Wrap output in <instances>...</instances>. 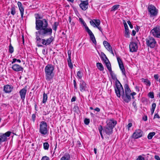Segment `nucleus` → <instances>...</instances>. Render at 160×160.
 <instances>
[{
  "instance_id": "1",
  "label": "nucleus",
  "mask_w": 160,
  "mask_h": 160,
  "mask_svg": "<svg viewBox=\"0 0 160 160\" xmlns=\"http://www.w3.org/2000/svg\"><path fill=\"white\" fill-rule=\"evenodd\" d=\"M35 18V28L38 30L35 32V34H39L41 37L51 35L52 29L50 27H48L47 20L44 18L41 20L38 19V18L36 17Z\"/></svg>"
},
{
  "instance_id": "2",
  "label": "nucleus",
  "mask_w": 160,
  "mask_h": 160,
  "mask_svg": "<svg viewBox=\"0 0 160 160\" xmlns=\"http://www.w3.org/2000/svg\"><path fill=\"white\" fill-rule=\"evenodd\" d=\"M54 69V67L52 64H48L45 68L46 79L49 83H52L53 81L54 76L53 73Z\"/></svg>"
},
{
  "instance_id": "3",
  "label": "nucleus",
  "mask_w": 160,
  "mask_h": 160,
  "mask_svg": "<svg viewBox=\"0 0 160 160\" xmlns=\"http://www.w3.org/2000/svg\"><path fill=\"white\" fill-rule=\"evenodd\" d=\"M117 124V121L113 119L109 120L107 121V124L104 128V132L109 135L112 133L113 129Z\"/></svg>"
},
{
  "instance_id": "4",
  "label": "nucleus",
  "mask_w": 160,
  "mask_h": 160,
  "mask_svg": "<svg viewBox=\"0 0 160 160\" xmlns=\"http://www.w3.org/2000/svg\"><path fill=\"white\" fill-rule=\"evenodd\" d=\"M118 81L119 85H117L116 87L115 88V91L117 96L120 98L121 96H122V99L125 102L126 100L125 97L124 96V92L122 86Z\"/></svg>"
},
{
  "instance_id": "5",
  "label": "nucleus",
  "mask_w": 160,
  "mask_h": 160,
  "mask_svg": "<svg viewBox=\"0 0 160 160\" xmlns=\"http://www.w3.org/2000/svg\"><path fill=\"white\" fill-rule=\"evenodd\" d=\"M39 132L43 136L46 135L48 134V124L45 122L42 121L40 122Z\"/></svg>"
},
{
  "instance_id": "6",
  "label": "nucleus",
  "mask_w": 160,
  "mask_h": 160,
  "mask_svg": "<svg viewBox=\"0 0 160 160\" xmlns=\"http://www.w3.org/2000/svg\"><path fill=\"white\" fill-rule=\"evenodd\" d=\"M146 41L147 46L151 48H153L157 43L155 39L151 36H149L147 38Z\"/></svg>"
},
{
  "instance_id": "7",
  "label": "nucleus",
  "mask_w": 160,
  "mask_h": 160,
  "mask_svg": "<svg viewBox=\"0 0 160 160\" xmlns=\"http://www.w3.org/2000/svg\"><path fill=\"white\" fill-rule=\"evenodd\" d=\"M125 94L124 93V96L125 97L126 101L125 102L128 103L131 100L130 93L131 91L129 87V86L127 84H125L124 86Z\"/></svg>"
},
{
  "instance_id": "8",
  "label": "nucleus",
  "mask_w": 160,
  "mask_h": 160,
  "mask_svg": "<svg viewBox=\"0 0 160 160\" xmlns=\"http://www.w3.org/2000/svg\"><path fill=\"white\" fill-rule=\"evenodd\" d=\"M150 33L154 37L160 38V26L155 27L151 31Z\"/></svg>"
},
{
  "instance_id": "9",
  "label": "nucleus",
  "mask_w": 160,
  "mask_h": 160,
  "mask_svg": "<svg viewBox=\"0 0 160 160\" xmlns=\"http://www.w3.org/2000/svg\"><path fill=\"white\" fill-rule=\"evenodd\" d=\"M148 10L151 16H155L158 13V10L154 6L152 5H149Z\"/></svg>"
},
{
  "instance_id": "10",
  "label": "nucleus",
  "mask_w": 160,
  "mask_h": 160,
  "mask_svg": "<svg viewBox=\"0 0 160 160\" xmlns=\"http://www.w3.org/2000/svg\"><path fill=\"white\" fill-rule=\"evenodd\" d=\"M36 43L38 47H43L44 46V39L40 38L39 34H35Z\"/></svg>"
},
{
  "instance_id": "11",
  "label": "nucleus",
  "mask_w": 160,
  "mask_h": 160,
  "mask_svg": "<svg viewBox=\"0 0 160 160\" xmlns=\"http://www.w3.org/2000/svg\"><path fill=\"white\" fill-rule=\"evenodd\" d=\"M117 59L119 68L122 71V74L126 77L125 70L121 59L119 57H118Z\"/></svg>"
},
{
  "instance_id": "12",
  "label": "nucleus",
  "mask_w": 160,
  "mask_h": 160,
  "mask_svg": "<svg viewBox=\"0 0 160 160\" xmlns=\"http://www.w3.org/2000/svg\"><path fill=\"white\" fill-rule=\"evenodd\" d=\"M11 132L8 131L5 133L0 135V143L7 140V137H9L11 134Z\"/></svg>"
},
{
  "instance_id": "13",
  "label": "nucleus",
  "mask_w": 160,
  "mask_h": 160,
  "mask_svg": "<svg viewBox=\"0 0 160 160\" xmlns=\"http://www.w3.org/2000/svg\"><path fill=\"white\" fill-rule=\"evenodd\" d=\"M129 47L130 51L132 52L137 51L138 48L137 44L134 42H130L129 45Z\"/></svg>"
},
{
  "instance_id": "14",
  "label": "nucleus",
  "mask_w": 160,
  "mask_h": 160,
  "mask_svg": "<svg viewBox=\"0 0 160 160\" xmlns=\"http://www.w3.org/2000/svg\"><path fill=\"white\" fill-rule=\"evenodd\" d=\"M143 132L140 129L137 130L132 135V137L135 139L138 138L142 136Z\"/></svg>"
},
{
  "instance_id": "15",
  "label": "nucleus",
  "mask_w": 160,
  "mask_h": 160,
  "mask_svg": "<svg viewBox=\"0 0 160 160\" xmlns=\"http://www.w3.org/2000/svg\"><path fill=\"white\" fill-rule=\"evenodd\" d=\"M87 32L90 36L91 40L95 45H96L97 42L93 34L88 28H87Z\"/></svg>"
},
{
  "instance_id": "16",
  "label": "nucleus",
  "mask_w": 160,
  "mask_h": 160,
  "mask_svg": "<svg viewBox=\"0 0 160 160\" xmlns=\"http://www.w3.org/2000/svg\"><path fill=\"white\" fill-rule=\"evenodd\" d=\"M27 90L26 88H24L21 89L19 91L20 95L22 101H24L25 98Z\"/></svg>"
},
{
  "instance_id": "17",
  "label": "nucleus",
  "mask_w": 160,
  "mask_h": 160,
  "mask_svg": "<svg viewBox=\"0 0 160 160\" xmlns=\"http://www.w3.org/2000/svg\"><path fill=\"white\" fill-rule=\"evenodd\" d=\"M80 90L81 92H83L86 91L87 88L86 83L83 80L80 81Z\"/></svg>"
},
{
  "instance_id": "18",
  "label": "nucleus",
  "mask_w": 160,
  "mask_h": 160,
  "mask_svg": "<svg viewBox=\"0 0 160 160\" xmlns=\"http://www.w3.org/2000/svg\"><path fill=\"white\" fill-rule=\"evenodd\" d=\"M12 68L13 71L17 72L22 71L23 69L21 66L18 64H14L12 65Z\"/></svg>"
},
{
  "instance_id": "19",
  "label": "nucleus",
  "mask_w": 160,
  "mask_h": 160,
  "mask_svg": "<svg viewBox=\"0 0 160 160\" xmlns=\"http://www.w3.org/2000/svg\"><path fill=\"white\" fill-rule=\"evenodd\" d=\"M88 1H83L79 4V6L83 10H86L88 8Z\"/></svg>"
},
{
  "instance_id": "20",
  "label": "nucleus",
  "mask_w": 160,
  "mask_h": 160,
  "mask_svg": "<svg viewBox=\"0 0 160 160\" xmlns=\"http://www.w3.org/2000/svg\"><path fill=\"white\" fill-rule=\"evenodd\" d=\"M18 5L19 8V10L20 11L21 15V17L22 19L24 13V9L22 6V3L21 2L19 1L18 2Z\"/></svg>"
},
{
  "instance_id": "21",
  "label": "nucleus",
  "mask_w": 160,
  "mask_h": 160,
  "mask_svg": "<svg viewBox=\"0 0 160 160\" xmlns=\"http://www.w3.org/2000/svg\"><path fill=\"white\" fill-rule=\"evenodd\" d=\"M44 39V46H47L51 44V43L53 40V38L52 36H51L48 39Z\"/></svg>"
},
{
  "instance_id": "22",
  "label": "nucleus",
  "mask_w": 160,
  "mask_h": 160,
  "mask_svg": "<svg viewBox=\"0 0 160 160\" xmlns=\"http://www.w3.org/2000/svg\"><path fill=\"white\" fill-rule=\"evenodd\" d=\"M13 88V87L9 85H7L4 87V91L5 93H9L11 92Z\"/></svg>"
},
{
  "instance_id": "23",
  "label": "nucleus",
  "mask_w": 160,
  "mask_h": 160,
  "mask_svg": "<svg viewBox=\"0 0 160 160\" xmlns=\"http://www.w3.org/2000/svg\"><path fill=\"white\" fill-rule=\"evenodd\" d=\"M68 58L67 59V61L68 62V64L69 67L72 69L73 68V65L71 62V54L69 53L68 52Z\"/></svg>"
},
{
  "instance_id": "24",
  "label": "nucleus",
  "mask_w": 160,
  "mask_h": 160,
  "mask_svg": "<svg viewBox=\"0 0 160 160\" xmlns=\"http://www.w3.org/2000/svg\"><path fill=\"white\" fill-rule=\"evenodd\" d=\"M105 63L106 66L109 71H111L112 68L111 66L110 62L109 61H105L104 62Z\"/></svg>"
},
{
  "instance_id": "25",
  "label": "nucleus",
  "mask_w": 160,
  "mask_h": 160,
  "mask_svg": "<svg viewBox=\"0 0 160 160\" xmlns=\"http://www.w3.org/2000/svg\"><path fill=\"white\" fill-rule=\"evenodd\" d=\"M142 82H143L147 86H150L151 85L150 81L148 79H145L143 78L141 79Z\"/></svg>"
},
{
  "instance_id": "26",
  "label": "nucleus",
  "mask_w": 160,
  "mask_h": 160,
  "mask_svg": "<svg viewBox=\"0 0 160 160\" xmlns=\"http://www.w3.org/2000/svg\"><path fill=\"white\" fill-rule=\"evenodd\" d=\"M97 66L99 70L102 71L104 70V67L101 63L99 62L97 63Z\"/></svg>"
},
{
  "instance_id": "27",
  "label": "nucleus",
  "mask_w": 160,
  "mask_h": 160,
  "mask_svg": "<svg viewBox=\"0 0 160 160\" xmlns=\"http://www.w3.org/2000/svg\"><path fill=\"white\" fill-rule=\"evenodd\" d=\"M70 155L68 153H66L61 159V160H69Z\"/></svg>"
},
{
  "instance_id": "28",
  "label": "nucleus",
  "mask_w": 160,
  "mask_h": 160,
  "mask_svg": "<svg viewBox=\"0 0 160 160\" xmlns=\"http://www.w3.org/2000/svg\"><path fill=\"white\" fill-rule=\"evenodd\" d=\"M101 58L102 60L104 61H109V60L106 56V55L103 52L101 53Z\"/></svg>"
},
{
  "instance_id": "29",
  "label": "nucleus",
  "mask_w": 160,
  "mask_h": 160,
  "mask_svg": "<svg viewBox=\"0 0 160 160\" xmlns=\"http://www.w3.org/2000/svg\"><path fill=\"white\" fill-rule=\"evenodd\" d=\"M79 20L80 22H81V23L83 25V26L85 27V29L86 31H87V28H88L86 23L83 20L82 18H79Z\"/></svg>"
},
{
  "instance_id": "30",
  "label": "nucleus",
  "mask_w": 160,
  "mask_h": 160,
  "mask_svg": "<svg viewBox=\"0 0 160 160\" xmlns=\"http://www.w3.org/2000/svg\"><path fill=\"white\" fill-rule=\"evenodd\" d=\"M48 98V95L47 94L45 93V92H44L43 94V101L42 103H45L47 100Z\"/></svg>"
},
{
  "instance_id": "31",
  "label": "nucleus",
  "mask_w": 160,
  "mask_h": 160,
  "mask_svg": "<svg viewBox=\"0 0 160 160\" xmlns=\"http://www.w3.org/2000/svg\"><path fill=\"white\" fill-rule=\"evenodd\" d=\"M120 7V5L118 4L112 6L111 8V11H114L117 10Z\"/></svg>"
},
{
  "instance_id": "32",
  "label": "nucleus",
  "mask_w": 160,
  "mask_h": 160,
  "mask_svg": "<svg viewBox=\"0 0 160 160\" xmlns=\"http://www.w3.org/2000/svg\"><path fill=\"white\" fill-rule=\"evenodd\" d=\"M155 132H154L149 133L148 136V138L149 139H152V137L155 135Z\"/></svg>"
},
{
  "instance_id": "33",
  "label": "nucleus",
  "mask_w": 160,
  "mask_h": 160,
  "mask_svg": "<svg viewBox=\"0 0 160 160\" xmlns=\"http://www.w3.org/2000/svg\"><path fill=\"white\" fill-rule=\"evenodd\" d=\"M11 14L13 15H14L16 13V9L15 7L14 6H12L11 8Z\"/></svg>"
},
{
  "instance_id": "34",
  "label": "nucleus",
  "mask_w": 160,
  "mask_h": 160,
  "mask_svg": "<svg viewBox=\"0 0 160 160\" xmlns=\"http://www.w3.org/2000/svg\"><path fill=\"white\" fill-rule=\"evenodd\" d=\"M58 25V23L57 22H55L53 23L52 26V28L54 30L56 31L57 28V26Z\"/></svg>"
},
{
  "instance_id": "35",
  "label": "nucleus",
  "mask_w": 160,
  "mask_h": 160,
  "mask_svg": "<svg viewBox=\"0 0 160 160\" xmlns=\"http://www.w3.org/2000/svg\"><path fill=\"white\" fill-rule=\"evenodd\" d=\"M49 147V144L48 142H46L43 143V148L45 150H48Z\"/></svg>"
},
{
  "instance_id": "36",
  "label": "nucleus",
  "mask_w": 160,
  "mask_h": 160,
  "mask_svg": "<svg viewBox=\"0 0 160 160\" xmlns=\"http://www.w3.org/2000/svg\"><path fill=\"white\" fill-rule=\"evenodd\" d=\"M9 52L11 53H12L14 51V49L13 47L12 46L11 43L10 44L9 46Z\"/></svg>"
},
{
  "instance_id": "37",
  "label": "nucleus",
  "mask_w": 160,
  "mask_h": 160,
  "mask_svg": "<svg viewBox=\"0 0 160 160\" xmlns=\"http://www.w3.org/2000/svg\"><path fill=\"white\" fill-rule=\"evenodd\" d=\"M125 36L126 38H129V29L125 30Z\"/></svg>"
},
{
  "instance_id": "38",
  "label": "nucleus",
  "mask_w": 160,
  "mask_h": 160,
  "mask_svg": "<svg viewBox=\"0 0 160 160\" xmlns=\"http://www.w3.org/2000/svg\"><path fill=\"white\" fill-rule=\"evenodd\" d=\"M93 21L95 22L96 26H99L100 24V21L99 19H94Z\"/></svg>"
},
{
  "instance_id": "39",
  "label": "nucleus",
  "mask_w": 160,
  "mask_h": 160,
  "mask_svg": "<svg viewBox=\"0 0 160 160\" xmlns=\"http://www.w3.org/2000/svg\"><path fill=\"white\" fill-rule=\"evenodd\" d=\"M110 73V74L112 77V78L113 79H115L116 78V75L113 72V71L111 70V71H109Z\"/></svg>"
},
{
  "instance_id": "40",
  "label": "nucleus",
  "mask_w": 160,
  "mask_h": 160,
  "mask_svg": "<svg viewBox=\"0 0 160 160\" xmlns=\"http://www.w3.org/2000/svg\"><path fill=\"white\" fill-rule=\"evenodd\" d=\"M77 76L80 79H81L82 76V73L79 71L77 72Z\"/></svg>"
},
{
  "instance_id": "41",
  "label": "nucleus",
  "mask_w": 160,
  "mask_h": 160,
  "mask_svg": "<svg viewBox=\"0 0 160 160\" xmlns=\"http://www.w3.org/2000/svg\"><path fill=\"white\" fill-rule=\"evenodd\" d=\"M148 96L151 98H154V93L153 92H150L148 94Z\"/></svg>"
},
{
  "instance_id": "42",
  "label": "nucleus",
  "mask_w": 160,
  "mask_h": 160,
  "mask_svg": "<svg viewBox=\"0 0 160 160\" xmlns=\"http://www.w3.org/2000/svg\"><path fill=\"white\" fill-rule=\"evenodd\" d=\"M16 61L18 62L19 63L21 62V61L20 59H17L16 58H13L12 59V64H13Z\"/></svg>"
},
{
  "instance_id": "43",
  "label": "nucleus",
  "mask_w": 160,
  "mask_h": 160,
  "mask_svg": "<svg viewBox=\"0 0 160 160\" xmlns=\"http://www.w3.org/2000/svg\"><path fill=\"white\" fill-rule=\"evenodd\" d=\"M90 23L91 25L93 26L94 27H96V25L95 21L94 22L93 20H91L90 21Z\"/></svg>"
},
{
  "instance_id": "44",
  "label": "nucleus",
  "mask_w": 160,
  "mask_h": 160,
  "mask_svg": "<svg viewBox=\"0 0 160 160\" xmlns=\"http://www.w3.org/2000/svg\"><path fill=\"white\" fill-rule=\"evenodd\" d=\"M90 122V120L89 119L86 118L84 120V122L86 125H88Z\"/></svg>"
},
{
  "instance_id": "45",
  "label": "nucleus",
  "mask_w": 160,
  "mask_h": 160,
  "mask_svg": "<svg viewBox=\"0 0 160 160\" xmlns=\"http://www.w3.org/2000/svg\"><path fill=\"white\" fill-rule=\"evenodd\" d=\"M68 21L69 23L71 24V25H72L73 26L74 25L75 23L73 22H72L71 21V16H69V17Z\"/></svg>"
},
{
  "instance_id": "46",
  "label": "nucleus",
  "mask_w": 160,
  "mask_h": 160,
  "mask_svg": "<svg viewBox=\"0 0 160 160\" xmlns=\"http://www.w3.org/2000/svg\"><path fill=\"white\" fill-rule=\"evenodd\" d=\"M123 23L124 25V26L125 27V30H126L127 29H128V26L126 22L124 20H123Z\"/></svg>"
},
{
  "instance_id": "47",
  "label": "nucleus",
  "mask_w": 160,
  "mask_h": 160,
  "mask_svg": "<svg viewBox=\"0 0 160 160\" xmlns=\"http://www.w3.org/2000/svg\"><path fill=\"white\" fill-rule=\"evenodd\" d=\"M152 108L151 109V110H155V109L156 107V104L155 103H153L152 105Z\"/></svg>"
},
{
  "instance_id": "48",
  "label": "nucleus",
  "mask_w": 160,
  "mask_h": 160,
  "mask_svg": "<svg viewBox=\"0 0 160 160\" xmlns=\"http://www.w3.org/2000/svg\"><path fill=\"white\" fill-rule=\"evenodd\" d=\"M98 130L100 133H102V131H104V128L103 129L102 126L100 125L98 128Z\"/></svg>"
},
{
  "instance_id": "49",
  "label": "nucleus",
  "mask_w": 160,
  "mask_h": 160,
  "mask_svg": "<svg viewBox=\"0 0 160 160\" xmlns=\"http://www.w3.org/2000/svg\"><path fill=\"white\" fill-rule=\"evenodd\" d=\"M108 50H110L112 48V47L110 46V44H108L107 46L105 47Z\"/></svg>"
},
{
  "instance_id": "50",
  "label": "nucleus",
  "mask_w": 160,
  "mask_h": 160,
  "mask_svg": "<svg viewBox=\"0 0 160 160\" xmlns=\"http://www.w3.org/2000/svg\"><path fill=\"white\" fill-rule=\"evenodd\" d=\"M41 160H49V158L48 157L45 156L42 157Z\"/></svg>"
},
{
  "instance_id": "51",
  "label": "nucleus",
  "mask_w": 160,
  "mask_h": 160,
  "mask_svg": "<svg viewBox=\"0 0 160 160\" xmlns=\"http://www.w3.org/2000/svg\"><path fill=\"white\" fill-rule=\"evenodd\" d=\"M73 84H74V88L75 89H77V83L75 81V80H73Z\"/></svg>"
},
{
  "instance_id": "52",
  "label": "nucleus",
  "mask_w": 160,
  "mask_h": 160,
  "mask_svg": "<svg viewBox=\"0 0 160 160\" xmlns=\"http://www.w3.org/2000/svg\"><path fill=\"white\" fill-rule=\"evenodd\" d=\"M127 23L129 25L130 28L132 29V28H133V26L132 25L131 22L130 21H128L127 22Z\"/></svg>"
},
{
  "instance_id": "53",
  "label": "nucleus",
  "mask_w": 160,
  "mask_h": 160,
  "mask_svg": "<svg viewBox=\"0 0 160 160\" xmlns=\"http://www.w3.org/2000/svg\"><path fill=\"white\" fill-rule=\"evenodd\" d=\"M137 160H145V159L144 158L141 156H140L138 157Z\"/></svg>"
},
{
  "instance_id": "54",
  "label": "nucleus",
  "mask_w": 160,
  "mask_h": 160,
  "mask_svg": "<svg viewBox=\"0 0 160 160\" xmlns=\"http://www.w3.org/2000/svg\"><path fill=\"white\" fill-rule=\"evenodd\" d=\"M32 119L33 122L35 121V119L36 118V115L35 114H32Z\"/></svg>"
},
{
  "instance_id": "55",
  "label": "nucleus",
  "mask_w": 160,
  "mask_h": 160,
  "mask_svg": "<svg viewBox=\"0 0 160 160\" xmlns=\"http://www.w3.org/2000/svg\"><path fill=\"white\" fill-rule=\"evenodd\" d=\"M103 44L104 45L105 47L107 46L108 44H109L107 41H104L103 42Z\"/></svg>"
},
{
  "instance_id": "56",
  "label": "nucleus",
  "mask_w": 160,
  "mask_h": 160,
  "mask_svg": "<svg viewBox=\"0 0 160 160\" xmlns=\"http://www.w3.org/2000/svg\"><path fill=\"white\" fill-rule=\"evenodd\" d=\"M132 126V124L131 123H129L127 125L128 129V130H129V128H131Z\"/></svg>"
},
{
  "instance_id": "57",
  "label": "nucleus",
  "mask_w": 160,
  "mask_h": 160,
  "mask_svg": "<svg viewBox=\"0 0 160 160\" xmlns=\"http://www.w3.org/2000/svg\"><path fill=\"white\" fill-rule=\"evenodd\" d=\"M154 78L158 81L159 76L158 74H155L154 76Z\"/></svg>"
},
{
  "instance_id": "58",
  "label": "nucleus",
  "mask_w": 160,
  "mask_h": 160,
  "mask_svg": "<svg viewBox=\"0 0 160 160\" xmlns=\"http://www.w3.org/2000/svg\"><path fill=\"white\" fill-rule=\"evenodd\" d=\"M154 118H159L160 116H159V115L158 114H156L154 115Z\"/></svg>"
},
{
  "instance_id": "59",
  "label": "nucleus",
  "mask_w": 160,
  "mask_h": 160,
  "mask_svg": "<svg viewBox=\"0 0 160 160\" xmlns=\"http://www.w3.org/2000/svg\"><path fill=\"white\" fill-rule=\"evenodd\" d=\"M96 27H97L102 32V29L99 25L98 26H96Z\"/></svg>"
},
{
  "instance_id": "60",
  "label": "nucleus",
  "mask_w": 160,
  "mask_h": 160,
  "mask_svg": "<svg viewBox=\"0 0 160 160\" xmlns=\"http://www.w3.org/2000/svg\"><path fill=\"white\" fill-rule=\"evenodd\" d=\"M155 158L157 160H160V158L158 156L155 155L154 156Z\"/></svg>"
},
{
  "instance_id": "61",
  "label": "nucleus",
  "mask_w": 160,
  "mask_h": 160,
  "mask_svg": "<svg viewBox=\"0 0 160 160\" xmlns=\"http://www.w3.org/2000/svg\"><path fill=\"white\" fill-rule=\"evenodd\" d=\"M76 97H73L71 99V102H73L76 101Z\"/></svg>"
},
{
  "instance_id": "62",
  "label": "nucleus",
  "mask_w": 160,
  "mask_h": 160,
  "mask_svg": "<svg viewBox=\"0 0 160 160\" xmlns=\"http://www.w3.org/2000/svg\"><path fill=\"white\" fill-rule=\"evenodd\" d=\"M37 16L36 17L38 18V19L41 20L40 19H42V17H41V16H40L38 14H37Z\"/></svg>"
},
{
  "instance_id": "63",
  "label": "nucleus",
  "mask_w": 160,
  "mask_h": 160,
  "mask_svg": "<svg viewBox=\"0 0 160 160\" xmlns=\"http://www.w3.org/2000/svg\"><path fill=\"white\" fill-rule=\"evenodd\" d=\"M136 31L134 30H132V36H134L136 34Z\"/></svg>"
},
{
  "instance_id": "64",
  "label": "nucleus",
  "mask_w": 160,
  "mask_h": 160,
  "mask_svg": "<svg viewBox=\"0 0 160 160\" xmlns=\"http://www.w3.org/2000/svg\"><path fill=\"white\" fill-rule=\"evenodd\" d=\"M94 110L97 112H99L100 111V109L98 108H96Z\"/></svg>"
}]
</instances>
